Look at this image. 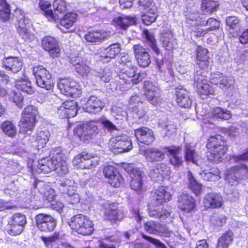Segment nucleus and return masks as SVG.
I'll list each match as a JSON object with an SVG mask.
<instances>
[{
  "instance_id": "393cba45",
  "label": "nucleus",
  "mask_w": 248,
  "mask_h": 248,
  "mask_svg": "<svg viewBox=\"0 0 248 248\" xmlns=\"http://www.w3.org/2000/svg\"><path fill=\"white\" fill-rule=\"evenodd\" d=\"M171 173L170 168L166 164H157L155 168L150 171V175L155 181H161L165 177L170 176Z\"/></svg>"
},
{
  "instance_id": "a211bd4d",
  "label": "nucleus",
  "mask_w": 248,
  "mask_h": 248,
  "mask_svg": "<svg viewBox=\"0 0 248 248\" xmlns=\"http://www.w3.org/2000/svg\"><path fill=\"white\" fill-rule=\"evenodd\" d=\"M165 153L169 156L170 162L175 168L180 167L183 164L181 155L182 148L180 146H166L163 148Z\"/></svg>"
},
{
  "instance_id": "7ed1b4c3",
  "label": "nucleus",
  "mask_w": 248,
  "mask_h": 248,
  "mask_svg": "<svg viewBox=\"0 0 248 248\" xmlns=\"http://www.w3.org/2000/svg\"><path fill=\"white\" fill-rule=\"evenodd\" d=\"M137 68L133 64H131V66H124L121 69V75H119L120 78L118 83L116 87V90H119L122 91H125L130 87L131 85L129 80L125 78V76L130 79V81L133 83H137L141 81L145 76V74L143 73H139L137 78H135L136 73L137 71Z\"/></svg>"
},
{
  "instance_id": "2eb2a0df",
  "label": "nucleus",
  "mask_w": 248,
  "mask_h": 248,
  "mask_svg": "<svg viewBox=\"0 0 248 248\" xmlns=\"http://www.w3.org/2000/svg\"><path fill=\"white\" fill-rule=\"evenodd\" d=\"M205 71L197 70L194 76V84L198 92L204 95L214 94L215 93L214 89L210 87L204 75Z\"/></svg>"
},
{
  "instance_id": "412c9836",
  "label": "nucleus",
  "mask_w": 248,
  "mask_h": 248,
  "mask_svg": "<svg viewBox=\"0 0 248 248\" xmlns=\"http://www.w3.org/2000/svg\"><path fill=\"white\" fill-rule=\"evenodd\" d=\"M63 94L73 98L79 97L81 91L78 83L72 78H63Z\"/></svg>"
},
{
  "instance_id": "cd10ccee",
  "label": "nucleus",
  "mask_w": 248,
  "mask_h": 248,
  "mask_svg": "<svg viewBox=\"0 0 248 248\" xmlns=\"http://www.w3.org/2000/svg\"><path fill=\"white\" fill-rule=\"evenodd\" d=\"M134 50L139 65L141 67H147L150 63V57L148 52L142 46L134 45Z\"/></svg>"
},
{
  "instance_id": "49530a36",
  "label": "nucleus",
  "mask_w": 248,
  "mask_h": 248,
  "mask_svg": "<svg viewBox=\"0 0 248 248\" xmlns=\"http://www.w3.org/2000/svg\"><path fill=\"white\" fill-rule=\"evenodd\" d=\"M233 239V233L229 231L223 233L218 239L217 248H228Z\"/></svg>"
},
{
  "instance_id": "a18cd8bd",
  "label": "nucleus",
  "mask_w": 248,
  "mask_h": 248,
  "mask_svg": "<svg viewBox=\"0 0 248 248\" xmlns=\"http://www.w3.org/2000/svg\"><path fill=\"white\" fill-rule=\"evenodd\" d=\"M145 230L150 233L159 234L166 232V228L164 226L150 221L145 224Z\"/></svg>"
},
{
  "instance_id": "4468645a",
  "label": "nucleus",
  "mask_w": 248,
  "mask_h": 248,
  "mask_svg": "<svg viewBox=\"0 0 248 248\" xmlns=\"http://www.w3.org/2000/svg\"><path fill=\"white\" fill-rule=\"evenodd\" d=\"M109 144L113 150L118 149L119 152H128L132 148L131 140L124 134H121L112 138Z\"/></svg>"
},
{
  "instance_id": "603ef678",
  "label": "nucleus",
  "mask_w": 248,
  "mask_h": 248,
  "mask_svg": "<svg viewBox=\"0 0 248 248\" xmlns=\"http://www.w3.org/2000/svg\"><path fill=\"white\" fill-rule=\"evenodd\" d=\"M50 137L48 131H41L37 134L36 141L37 144H34L38 149L43 147L48 141Z\"/></svg>"
},
{
  "instance_id": "a878e982",
  "label": "nucleus",
  "mask_w": 248,
  "mask_h": 248,
  "mask_svg": "<svg viewBox=\"0 0 248 248\" xmlns=\"http://www.w3.org/2000/svg\"><path fill=\"white\" fill-rule=\"evenodd\" d=\"M196 55V64L202 70H206L209 66V57L208 50L198 46L195 49Z\"/></svg>"
},
{
  "instance_id": "0e129e2a",
  "label": "nucleus",
  "mask_w": 248,
  "mask_h": 248,
  "mask_svg": "<svg viewBox=\"0 0 248 248\" xmlns=\"http://www.w3.org/2000/svg\"><path fill=\"white\" fill-rule=\"evenodd\" d=\"M226 221V218L223 215L217 214H214L210 218V222L212 225L221 226L223 225Z\"/></svg>"
},
{
  "instance_id": "bb28decb",
  "label": "nucleus",
  "mask_w": 248,
  "mask_h": 248,
  "mask_svg": "<svg viewBox=\"0 0 248 248\" xmlns=\"http://www.w3.org/2000/svg\"><path fill=\"white\" fill-rule=\"evenodd\" d=\"M140 153L148 162L161 161L165 158V154L163 152L155 148H149L145 150L141 149Z\"/></svg>"
},
{
  "instance_id": "e2e57ef3",
  "label": "nucleus",
  "mask_w": 248,
  "mask_h": 248,
  "mask_svg": "<svg viewBox=\"0 0 248 248\" xmlns=\"http://www.w3.org/2000/svg\"><path fill=\"white\" fill-rule=\"evenodd\" d=\"M23 227L8 222L6 226V231L8 234L13 236L19 235L24 230Z\"/></svg>"
},
{
  "instance_id": "4d7b16f0",
  "label": "nucleus",
  "mask_w": 248,
  "mask_h": 248,
  "mask_svg": "<svg viewBox=\"0 0 248 248\" xmlns=\"http://www.w3.org/2000/svg\"><path fill=\"white\" fill-rule=\"evenodd\" d=\"M10 10L5 0H0V18L4 21L9 19Z\"/></svg>"
},
{
  "instance_id": "5fc2aeb1",
  "label": "nucleus",
  "mask_w": 248,
  "mask_h": 248,
  "mask_svg": "<svg viewBox=\"0 0 248 248\" xmlns=\"http://www.w3.org/2000/svg\"><path fill=\"white\" fill-rule=\"evenodd\" d=\"M143 33L144 36L148 42V45L151 46L152 50L156 54H159L160 50L157 47L156 42L153 33L147 30H144Z\"/></svg>"
},
{
  "instance_id": "6e6d98bb",
  "label": "nucleus",
  "mask_w": 248,
  "mask_h": 248,
  "mask_svg": "<svg viewBox=\"0 0 248 248\" xmlns=\"http://www.w3.org/2000/svg\"><path fill=\"white\" fill-rule=\"evenodd\" d=\"M3 132L9 137H14L16 134V128L11 121H5L1 124Z\"/></svg>"
},
{
  "instance_id": "6ab92c4d",
  "label": "nucleus",
  "mask_w": 248,
  "mask_h": 248,
  "mask_svg": "<svg viewBox=\"0 0 248 248\" xmlns=\"http://www.w3.org/2000/svg\"><path fill=\"white\" fill-rule=\"evenodd\" d=\"M121 50V45L119 43L113 44L106 48H101L99 51L100 61L104 63L108 62L114 59Z\"/></svg>"
},
{
  "instance_id": "c9c22d12",
  "label": "nucleus",
  "mask_w": 248,
  "mask_h": 248,
  "mask_svg": "<svg viewBox=\"0 0 248 248\" xmlns=\"http://www.w3.org/2000/svg\"><path fill=\"white\" fill-rule=\"evenodd\" d=\"M3 64L6 69L16 73L21 70L22 66L21 60L17 57H8L3 61Z\"/></svg>"
},
{
  "instance_id": "f3484780",
  "label": "nucleus",
  "mask_w": 248,
  "mask_h": 248,
  "mask_svg": "<svg viewBox=\"0 0 248 248\" xmlns=\"http://www.w3.org/2000/svg\"><path fill=\"white\" fill-rule=\"evenodd\" d=\"M37 228L42 232H50L56 226V220L51 216L40 214L36 217Z\"/></svg>"
},
{
  "instance_id": "f8f14e48",
  "label": "nucleus",
  "mask_w": 248,
  "mask_h": 248,
  "mask_svg": "<svg viewBox=\"0 0 248 248\" xmlns=\"http://www.w3.org/2000/svg\"><path fill=\"white\" fill-rule=\"evenodd\" d=\"M62 166V156L61 154H57L52 159L44 158L38 161V171L39 173H48L52 170H57Z\"/></svg>"
},
{
  "instance_id": "3c124183",
  "label": "nucleus",
  "mask_w": 248,
  "mask_h": 248,
  "mask_svg": "<svg viewBox=\"0 0 248 248\" xmlns=\"http://www.w3.org/2000/svg\"><path fill=\"white\" fill-rule=\"evenodd\" d=\"M149 214L151 217L159 218L161 221H163L165 219H167L166 222L170 221V212L166 209H162L161 211H157L156 210H152L150 208Z\"/></svg>"
},
{
  "instance_id": "a19ab883",
  "label": "nucleus",
  "mask_w": 248,
  "mask_h": 248,
  "mask_svg": "<svg viewBox=\"0 0 248 248\" xmlns=\"http://www.w3.org/2000/svg\"><path fill=\"white\" fill-rule=\"evenodd\" d=\"M36 187L38 189L39 192L44 195V197L49 202H53L55 198V192L48 186L46 185L42 182H37L36 184Z\"/></svg>"
},
{
  "instance_id": "69168bd1",
  "label": "nucleus",
  "mask_w": 248,
  "mask_h": 248,
  "mask_svg": "<svg viewBox=\"0 0 248 248\" xmlns=\"http://www.w3.org/2000/svg\"><path fill=\"white\" fill-rule=\"evenodd\" d=\"M108 182L112 186L118 187L123 184L124 179L119 172H116L115 175L114 174V176L109 179Z\"/></svg>"
},
{
  "instance_id": "bf43d9fd",
  "label": "nucleus",
  "mask_w": 248,
  "mask_h": 248,
  "mask_svg": "<svg viewBox=\"0 0 248 248\" xmlns=\"http://www.w3.org/2000/svg\"><path fill=\"white\" fill-rule=\"evenodd\" d=\"M159 125L165 133L166 136H170L176 132V126L170 122H159Z\"/></svg>"
},
{
  "instance_id": "f257e3e1",
  "label": "nucleus",
  "mask_w": 248,
  "mask_h": 248,
  "mask_svg": "<svg viewBox=\"0 0 248 248\" xmlns=\"http://www.w3.org/2000/svg\"><path fill=\"white\" fill-rule=\"evenodd\" d=\"M206 147L208 150L207 153V159L217 163L222 160L223 156L228 149L222 137L220 135L210 136Z\"/></svg>"
},
{
  "instance_id": "5701e85b",
  "label": "nucleus",
  "mask_w": 248,
  "mask_h": 248,
  "mask_svg": "<svg viewBox=\"0 0 248 248\" xmlns=\"http://www.w3.org/2000/svg\"><path fill=\"white\" fill-rule=\"evenodd\" d=\"M178 205L181 210L189 213L194 209L196 202L195 199L187 193L183 192L178 198Z\"/></svg>"
},
{
  "instance_id": "9d476101",
  "label": "nucleus",
  "mask_w": 248,
  "mask_h": 248,
  "mask_svg": "<svg viewBox=\"0 0 248 248\" xmlns=\"http://www.w3.org/2000/svg\"><path fill=\"white\" fill-rule=\"evenodd\" d=\"M99 158L83 152L76 155L73 160L75 166L81 169L90 170L95 167L98 164Z\"/></svg>"
},
{
  "instance_id": "09e8293b",
  "label": "nucleus",
  "mask_w": 248,
  "mask_h": 248,
  "mask_svg": "<svg viewBox=\"0 0 248 248\" xmlns=\"http://www.w3.org/2000/svg\"><path fill=\"white\" fill-rule=\"evenodd\" d=\"M218 5L217 0H202L201 8L205 13H212L217 10Z\"/></svg>"
},
{
  "instance_id": "f704fd0d",
  "label": "nucleus",
  "mask_w": 248,
  "mask_h": 248,
  "mask_svg": "<svg viewBox=\"0 0 248 248\" xmlns=\"http://www.w3.org/2000/svg\"><path fill=\"white\" fill-rule=\"evenodd\" d=\"M105 217L111 220H119L124 217V214L118 210L117 204L112 203L109 204L105 211Z\"/></svg>"
},
{
  "instance_id": "c03bdc74",
  "label": "nucleus",
  "mask_w": 248,
  "mask_h": 248,
  "mask_svg": "<svg viewBox=\"0 0 248 248\" xmlns=\"http://www.w3.org/2000/svg\"><path fill=\"white\" fill-rule=\"evenodd\" d=\"M220 170L217 168H212L208 170H204L200 172L201 176L206 181H214L220 178Z\"/></svg>"
},
{
  "instance_id": "20e7f679",
  "label": "nucleus",
  "mask_w": 248,
  "mask_h": 248,
  "mask_svg": "<svg viewBox=\"0 0 248 248\" xmlns=\"http://www.w3.org/2000/svg\"><path fill=\"white\" fill-rule=\"evenodd\" d=\"M37 113V109L34 106L31 105L25 108L19 123L20 133L23 134H31L34 127Z\"/></svg>"
},
{
  "instance_id": "de8ad7c7",
  "label": "nucleus",
  "mask_w": 248,
  "mask_h": 248,
  "mask_svg": "<svg viewBox=\"0 0 248 248\" xmlns=\"http://www.w3.org/2000/svg\"><path fill=\"white\" fill-rule=\"evenodd\" d=\"M187 177L189 188L196 195H200L202 193V185L196 180L190 171L187 172Z\"/></svg>"
},
{
  "instance_id": "7c9ffc66",
  "label": "nucleus",
  "mask_w": 248,
  "mask_h": 248,
  "mask_svg": "<svg viewBox=\"0 0 248 248\" xmlns=\"http://www.w3.org/2000/svg\"><path fill=\"white\" fill-rule=\"evenodd\" d=\"M203 204L206 208H219L223 204L222 197L216 193L207 194L203 200Z\"/></svg>"
},
{
  "instance_id": "774afa93",
  "label": "nucleus",
  "mask_w": 248,
  "mask_h": 248,
  "mask_svg": "<svg viewBox=\"0 0 248 248\" xmlns=\"http://www.w3.org/2000/svg\"><path fill=\"white\" fill-rule=\"evenodd\" d=\"M113 113H115L114 116L118 120H126L127 114V112L123 108L119 107H115L113 108Z\"/></svg>"
},
{
  "instance_id": "72a5a7b5",
  "label": "nucleus",
  "mask_w": 248,
  "mask_h": 248,
  "mask_svg": "<svg viewBox=\"0 0 248 248\" xmlns=\"http://www.w3.org/2000/svg\"><path fill=\"white\" fill-rule=\"evenodd\" d=\"M171 194L167 190L166 188L164 186H160L155 189L153 195V197L157 204L169 202L171 199Z\"/></svg>"
},
{
  "instance_id": "ddd939ff",
  "label": "nucleus",
  "mask_w": 248,
  "mask_h": 248,
  "mask_svg": "<svg viewBox=\"0 0 248 248\" xmlns=\"http://www.w3.org/2000/svg\"><path fill=\"white\" fill-rule=\"evenodd\" d=\"M31 25L30 19L24 15H21L18 18L17 22L16 24L19 35L25 41L30 42L34 38L30 29Z\"/></svg>"
},
{
  "instance_id": "680f3d73",
  "label": "nucleus",
  "mask_w": 248,
  "mask_h": 248,
  "mask_svg": "<svg viewBox=\"0 0 248 248\" xmlns=\"http://www.w3.org/2000/svg\"><path fill=\"white\" fill-rule=\"evenodd\" d=\"M226 25L230 31H237L241 28L240 20L236 16H229L226 19Z\"/></svg>"
},
{
  "instance_id": "0eeeda50",
  "label": "nucleus",
  "mask_w": 248,
  "mask_h": 248,
  "mask_svg": "<svg viewBox=\"0 0 248 248\" xmlns=\"http://www.w3.org/2000/svg\"><path fill=\"white\" fill-rule=\"evenodd\" d=\"M32 72L37 85L47 90L53 87L52 80L49 72L43 66L36 65L33 67Z\"/></svg>"
},
{
  "instance_id": "ea45409f",
  "label": "nucleus",
  "mask_w": 248,
  "mask_h": 248,
  "mask_svg": "<svg viewBox=\"0 0 248 248\" xmlns=\"http://www.w3.org/2000/svg\"><path fill=\"white\" fill-rule=\"evenodd\" d=\"M160 40L163 46L166 49L170 50L175 47L176 40L173 39L171 31L168 30L165 32H162Z\"/></svg>"
},
{
  "instance_id": "dca6fc26",
  "label": "nucleus",
  "mask_w": 248,
  "mask_h": 248,
  "mask_svg": "<svg viewBox=\"0 0 248 248\" xmlns=\"http://www.w3.org/2000/svg\"><path fill=\"white\" fill-rule=\"evenodd\" d=\"M144 88L148 101L154 106L158 105L161 101L158 87L152 82L146 81L144 83Z\"/></svg>"
},
{
  "instance_id": "338daca9",
  "label": "nucleus",
  "mask_w": 248,
  "mask_h": 248,
  "mask_svg": "<svg viewBox=\"0 0 248 248\" xmlns=\"http://www.w3.org/2000/svg\"><path fill=\"white\" fill-rule=\"evenodd\" d=\"M10 96L12 98L13 101L19 108L23 106V95L20 93H19L18 91H14L11 93Z\"/></svg>"
},
{
  "instance_id": "4be33fe9",
  "label": "nucleus",
  "mask_w": 248,
  "mask_h": 248,
  "mask_svg": "<svg viewBox=\"0 0 248 248\" xmlns=\"http://www.w3.org/2000/svg\"><path fill=\"white\" fill-rule=\"evenodd\" d=\"M210 82L222 89H225L233 84L234 79L231 77H226L222 73L217 72L211 75Z\"/></svg>"
},
{
  "instance_id": "6e6552de",
  "label": "nucleus",
  "mask_w": 248,
  "mask_h": 248,
  "mask_svg": "<svg viewBox=\"0 0 248 248\" xmlns=\"http://www.w3.org/2000/svg\"><path fill=\"white\" fill-rule=\"evenodd\" d=\"M225 175L228 183L232 186L235 185L239 180L248 178V168L245 165L235 166L227 170Z\"/></svg>"
},
{
  "instance_id": "39448f33",
  "label": "nucleus",
  "mask_w": 248,
  "mask_h": 248,
  "mask_svg": "<svg viewBox=\"0 0 248 248\" xmlns=\"http://www.w3.org/2000/svg\"><path fill=\"white\" fill-rule=\"evenodd\" d=\"M70 228L83 235H89L94 231L93 224L89 218L81 214L75 216L68 223Z\"/></svg>"
},
{
  "instance_id": "b1692460",
  "label": "nucleus",
  "mask_w": 248,
  "mask_h": 248,
  "mask_svg": "<svg viewBox=\"0 0 248 248\" xmlns=\"http://www.w3.org/2000/svg\"><path fill=\"white\" fill-rule=\"evenodd\" d=\"M212 116L213 118H220L223 120H228L232 117V114L230 111L223 109L221 108L217 107L214 108L210 113L203 115V122L206 124H209L214 126L212 120H208V118Z\"/></svg>"
},
{
  "instance_id": "4c0bfd02",
  "label": "nucleus",
  "mask_w": 248,
  "mask_h": 248,
  "mask_svg": "<svg viewBox=\"0 0 248 248\" xmlns=\"http://www.w3.org/2000/svg\"><path fill=\"white\" fill-rule=\"evenodd\" d=\"M77 19L78 15L76 13L73 11L66 12L63 16V27L69 31H64L63 30V32H71L74 30L73 27Z\"/></svg>"
},
{
  "instance_id": "c756f323",
  "label": "nucleus",
  "mask_w": 248,
  "mask_h": 248,
  "mask_svg": "<svg viewBox=\"0 0 248 248\" xmlns=\"http://www.w3.org/2000/svg\"><path fill=\"white\" fill-rule=\"evenodd\" d=\"M105 104L98 97L91 96L84 107L85 111L90 113L96 114L101 111Z\"/></svg>"
},
{
  "instance_id": "864d4df0",
  "label": "nucleus",
  "mask_w": 248,
  "mask_h": 248,
  "mask_svg": "<svg viewBox=\"0 0 248 248\" xmlns=\"http://www.w3.org/2000/svg\"><path fill=\"white\" fill-rule=\"evenodd\" d=\"M185 157L186 161L198 164L197 154L195 152L194 147L189 144L186 145Z\"/></svg>"
},
{
  "instance_id": "f03ea898",
  "label": "nucleus",
  "mask_w": 248,
  "mask_h": 248,
  "mask_svg": "<svg viewBox=\"0 0 248 248\" xmlns=\"http://www.w3.org/2000/svg\"><path fill=\"white\" fill-rule=\"evenodd\" d=\"M187 23L193 27L192 29L197 36H202L208 32L218 29L220 26L219 22L214 19L209 18L204 21L201 20L199 13L190 14L187 18Z\"/></svg>"
},
{
  "instance_id": "13d9d810",
  "label": "nucleus",
  "mask_w": 248,
  "mask_h": 248,
  "mask_svg": "<svg viewBox=\"0 0 248 248\" xmlns=\"http://www.w3.org/2000/svg\"><path fill=\"white\" fill-rule=\"evenodd\" d=\"M8 222L16 225H20L24 228L26 224V217L23 214L16 213L14 214L9 219Z\"/></svg>"
},
{
  "instance_id": "423d86ee",
  "label": "nucleus",
  "mask_w": 248,
  "mask_h": 248,
  "mask_svg": "<svg viewBox=\"0 0 248 248\" xmlns=\"http://www.w3.org/2000/svg\"><path fill=\"white\" fill-rule=\"evenodd\" d=\"M62 0H54L53 8L54 12L51 10H47L51 5V1L46 0H40L39 7L44 11L45 16L49 20L53 19L55 21L59 22L61 25L62 19Z\"/></svg>"
},
{
  "instance_id": "052dcab7",
  "label": "nucleus",
  "mask_w": 248,
  "mask_h": 248,
  "mask_svg": "<svg viewBox=\"0 0 248 248\" xmlns=\"http://www.w3.org/2000/svg\"><path fill=\"white\" fill-rule=\"evenodd\" d=\"M63 191L67 192V195H72L76 193L77 186L74 181L66 179L63 183Z\"/></svg>"
},
{
  "instance_id": "473e14b6",
  "label": "nucleus",
  "mask_w": 248,
  "mask_h": 248,
  "mask_svg": "<svg viewBox=\"0 0 248 248\" xmlns=\"http://www.w3.org/2000/svg\"><path fill=\"white\" fill-rule=\"evenodd\" d=\"M42 46L46 50L49 51L53 57L57 56L60 49L58 47L57 41L51 36H46L42 40Z\"/></svg>"
},
{
  "instance_id": "c85d7f7f",
  "label": "nucleus",
  "mask_w": 248,
  "mask_h": 248,
  "mask_svg": "<svg viewBox=\"0 0 248 248\" xmlns=\"http://www.w3.org/2000/svg\"><path fill=\"white\" fill-rule=\"evenodd\" d=\"M134 133L139 141L146 144L152 143L155 140L153 132L147 127H143L137 129L135 130Z\"/></svg>"
},
{
  "instance_id": "8fccbe9b",
  "label": "nucleus",
  "mask_w": 248,
  "mask_h": 248,
  "mask_svg": "<svg viewBox=\"0 0 248 248\" xmlns=\"http://www.w3.org/2000/svg\"><path fill=\"white\" fill-rule=\"evenodd\" d=\"M149 10L142 15V20L146 25H151L154 22L157 16L156 10L152 7L149 8Z\"/></svg>"
},
{
  "instance_id": "9b49d317",
  "label": "nucleus",
  "mask_w": 248,
  "mask_h": 248,
  "mask_svg": "<svg viewBox=\"0 0 248 248\" xmlns=\"http://www.w3.org/2000/svg\"><path fill=\"white\" fill-rule=\"evenodd\" d=\"M126 170L130 174L131 180L130 186L132 189L136 191H140L143 188V173L138 168H135L133 164L126 165Z\"/></svg>"
},
{
  "instance_id": "37998d69",
  "label": "nucleus",
  "mask_w": 248,
  "mask_h": 248,
  "mask_svg": "<svg viewBox=\"0 0 248 248\" xmlns=\"http://www.w3.org/2000/svg\"><path fill=\"white\" fill-rule=\"evenodd\" d=\"M77 113V104L74 100H68L63 103V113L67 118L75 116Z\"/></svg>"
},
{
  "instance_id": "79ce46f5",
  "label": "nucleus",
  "mask_w": 248,
  "mask_h": 248,
  "mask_svg": "<svg viewBox=\"0 0 248 248\" xmlns=\"http://www.w3.org/2000/svg\"><path fill=\"white\" fill-rule=\"evenodd\" d=\"M15 86L17 90L23 93L31 94L34 92L31 82L27 78L16 80Z\"/></svg>"
},
{
  "instance_id": "aec40b11",
  "label": "nucleus",
  "mask_w": 248,
  "mask_h": 248,
  "mask_svg": "<svg viewBox=\"0 0 248 248\" xmlns=\"http://www.w3.org/2000/svg\"><path fill=\"white\" fill-rule=\"evenodd\" d=\"M70 62L74 66L76 72L81 76H88L91 71L88 62L79 56H72Z\"/></svg>"
},
{
  "instance_id": "1a4fd4ad",
  "label": "nucleus",
  "mask_w": 248,
  "mask_h": 248,
  "mask_svg": "<svg viewBox=\"0 0 248 248\" xmlns=\"http://www.w3.org/2000/svg\"><path fill=\"white\" fill-rule=\"evenodd\" d=\"M99 132L96 122H88L83 125H78L75 130V134L81 140L86 141L92 139Z\"/></svg>"
},
{
  "instance_id": "58836bf2",
  "label": "nucleus",
  "mask_w": 248,
  "mask_h": 248,
  "mask_svg": "<svg viewBox=\"0 0 248 248\" xmlns=\"http://www.w3.org/2000/svg\"><path fill=\"white\" fill-rule=\"evenodd\" d=\"M176 96V102L180 107L188 108L191 106L192 100L186 91L180 90L177 91Z\"/></svg>"
},
{
  "instance_id": "2f4dec72",
  "label": "nucleus",
  "mask_w": 248,
  "mask_h": 248,
  "mask_svg": "<svg viewBox=\"0 0 248 248\" xmlns=\"http://www.w3.org/2000/svg\"><path fill=\"white\" fill-rule=\"evenodd\" d=\"M110 35V32L104 30L91 31L84 35L85 39L90 43H100L107 39Z\"/></svg>"
},
{
  "instance_id": "e433bc0d",
  "label": "nucleus",
  "mask_w": 248,
  "mask_h": 248,
  "mask_svg": "<svg viewBox=\"0 0 248 248\" xmlns=\"http://www.w3.org/2000/svg\"><path fill=\"white\" fill-rule=\"evenodd\" d=\"M136 22L135 17L124 15L115 17L112 20V24L114 26L122 29H126L129 26L134 24Z\"/></svg>"
}]
</instances>
